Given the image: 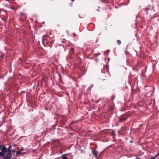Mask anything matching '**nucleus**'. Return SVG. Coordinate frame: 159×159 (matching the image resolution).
<instances>
[{
	"mask_svg": "<svg viewBox=\"0 0 159 159\" xmlns=\"http://www.w3.org/2000/svg\"><path fill=\"white\" fill-rule=\"evenodd\" d=\"M4 5L6 7H9L10 6V5H8V4H4Z\"/></svg>",
	"mask_w": 159,
	"mask_h": 159,
	"instance_id": "nucleus-11",
	"label": "nucleus"
},
{
	"mask_svg": "<svg viewBox=\"0 0 159 159\" xmlns=\"http://www.w3.org/2000/svg\"><path fill=\"white\" fill-rule=\"evenodd\" d=\"M74 48H71L70 49V53H72L74 51Z\"/></svg>",
	"mask_w": 159,
	"mask_h": 159,
	"instance_id": "nucleus-5",
	"label": "nucleus"
},
{
	"mask_svg": "<svg viewBox=\"0 0 159 159\" xmlns=\"http://www.w3.org/2000/svg\"><path fill=\"white\" fill-rule=\"evenodd\" d=\"M98 151H96L95 149H93L92 151V153L93 156L95 157L96 159H98Z\"/></svg>",
	"mask_w": 159,
	"mask_h": 159,
	"instance_id": "nucleus-4",
	"label": "nucleus"
},
{
	"mask_svg": "<svg viewBox=\"0 0 159 159\" xmlns=\"http://www.w3.org/2000/svg\"><path fill=\"white\" fill-rule=\"evenodd\" d=\"M129 113H126L122 115L119 117V121L120 122H122L124 120H125L129 116Z\"/></svg>",
	"mask_w": 159,
	"mask_h": 159,
	"instance_id": "nucleus-2",
	"label": "nucleus"
},
{
	"mask_svg": "<svg viewBox=\"0 0 159 159\" xmlns=\"http://www.w3.org/2000/svg\"><path fill=\"white\" fill-rule=\"evenodd\" d=\"M115 134V133L114 132H112V133H111V134L112 135H113Z\"/></svg>",
	"mask_w": 159,
	"mask_h": 159,
	"instance_id": "nucleus-14",
	"label": "nucleus"
},
{
	"mask_svg": "<svg viewBox=\"0 0 159 159\" xmlns=\"http://www.w3.org/2000/svg\"><path fill=\"white\" fill-rule=\"evenodd\" d=\"M55 159H57V158H55Z\"/></svg>",
	"mask_w": 159,
	"mask_h": 159,
	"instance_id": "nucleus-22",
	"label": "nucleus"
},
{
	"mask_svg": "<svg viewBox=\"0 0 159 159\" xmlns=\"http://www.w3.org/2000/svg\"><path fill=\"white\" fill-rule=\"evenodd\" d=\"M23 150V149H21L20 150V151L21 152V151H22Z\"/></svg>",
	"mask_w": 159,
	"mask_h": 159,
	"instance_id": "nucleus-15",
	"label": "nucleus"
},
{
	"mask_svg": "<svg viewBox=\"0 0 159 159\" xmlns=\"http://www.w3.org/2000/svg\"><path fill=\"white\" fill-rule=\"evenodd\" d=\"M114 98V97H112V98Z\"/></svg>",
	"mask_w": 159,
	"mask_h": 159,
	"instance_id": "nucleus-19",
	"label": "nucleus"
},
{
	"mask_svg": "<svg viewBox=\"0 0 159 159\" xmlns=\"http://www.w3.org/2000/svg\"><path fill=\"white\" fill-rule=\"evenodd\" d=\"M102 153V152H101L100 153V155H101V154Z\"/></svg>",
	"mask_w": 159,
	"mask_h": 159,
	"instance_id": "nucleus-17",
	"label": "nucleus"
},
{
	"mask_svg": "<svg viewBox=\"0 0 159 159\" xmlns=\"http://www.w3.org/2000/svg\"><path fill=\"white\" fill-rule=\"evenodd\" d=\"M117 43L118 44H119V45H120V44L121 43V41L120 40H117Z\"/></svg>",
	"mask_w": 159,
	"mask_h": 159,
	"instance_id": "nucleus-7",
	"label": "nucleus"
},
{
	"mask_svg": "<svg viewBox=\"0 0 159 159\" xmlns=\"http://www.w3.org/2000/svg\"><path fill=\"white\" fill-rule=\"evenodd\" d=\"M11 159H14L13 158H12Z\"/></svg>",
	"mask_w": 159,
	"mask_h": 159,
	"instance_id": "nucleus-21",
	"label": "nucleus"
},
{
	"mask_svg": "<svg viewBox=\"0 0 159 159\" xmlns=\"http://www.w3.org/2000/svg\"><path fill=\"white\" fill-rule=\"evenodd\" d=\"M158 156H159V152H158L157 153V154L155 156L156 158Z\"/></svg>",
	"mask_w": 159,
	"mask_h": 159,
	"instance_id": "nucleus-10",
	"label": "nucleus"
},
{
	"mask_svg": "<svg viewBox=\"0 0 159 159\" xmlns=\"http://www.w3.org/2000/svg\"><path fill=\"white\" fill-rule=\"evenodd\" d=\"M11 152H15L16 151V150H15L13 148L12 149H11Z\"/></svg>",
	"mask_w": 159,
	"mask_h": 159,
	"instance_id": "nucleus-8",
	"label": "nucleus"
},
{
	"mask_svg": "<svg viewBox=\"0 0 159 159\" xmlns=\"http://www.w3.org/2000/svg\"><path fill=\"white\" fill-rule=\"evenodd\" d=\"M10 8L11 9H12L13 10H14V8L13 7H10Z\"/></svg>",
	"mask_w": 159,
	"mask_h": 159,
	"instance_id": "nucleus-13",
	"label": "nucleus"
},
{
	"mask_svg": "<svg viewBox=\"0 0 159 159\" xmlns=\"http://www.w3.org/2000/svg\"><path fill=\"white\" fill-rule=\"evenodd\" d=\"M150 9L148 7L145 8L144 9V11L146 12L148 11Z\"/></svg>",
	"mask_w": 159,
	"mask_h": 159,
	"instance_id": "nucleus-6",
	"label": "nucleus"
},
{
	"mask_svg": "<svg viewBox=\"0 0 159 159\" xmlns=\"http://www.w3.org/2000/svg\"><path fill=\"white\" fill-rule=\"evenodd\" d=\"M12 146L9 145L8 148L7 149V153H6V156L4 158V159H10L11 158L12 155L11 151L12 148Z\"/></svg>",
	"mask_w": 159,
	"mask_h": 159,
	"instance_id": "nucleus-1",
	"label": "nucleus"
},
{
	"mask_svg": "<svg viewBox=\"0 0 159 159\" xmlns=\"http://www.w3.org/2000/svg\"><path fill=\"white\" fill-rule=\"evenodd\" d=\"M20 153H21V152L20 151H16V154H19Z\"/></svg>",
	"mask_w": 159,
	"mask_h": 159,
	"instance_id": "nucleus-9",
	"label": "nucleus"
},
{
	"mask_svg": "<svg viewBox=\"0 0 159 159\" xmlns=\"http://www.w3.org/2000/svg\"><path fill=\"white\" fill-rule=\"evenodd\" d=\"M48 39L47 37L45 36H43V37L42 42L44 46H46V45H47L49 42L48 41Z\"/></svg>",
	"mask_w": 159,
	"mask_h": 159,
	"instance_id": "nucleus-3",
	"label": "nucleus"
},
{
	"mask_svg": "<svg viewBox=\"0 0 159 159\" xmlns=\"http://www.w3.org/2000/svg\"><path fill=\"white\" fill-rule=\"evenodd\" d=\"M114 98V97H112V98Z\"/></svg>",
	"mask_w": 159,
	"mask_h": 159,
	"instance_id": "nucleus-20",
	"label": "nucleus"
},
{
	"mask_svg": "<svg viewBox=\"0 0 159 159\" xmlns=\"http://www.w3.org/2000/svg\"><path fill=\"white\" fill-rule=\"evenodd\" d=\"M155 158H156V157L154 156L153 157H152L151 158H150V159H154Z\"/></svg>",
	"mask_w": 159,
	"mask_h": 159,
	"instance_id": "nucleus-12",
	"label": "nucleus"
},
{
	"mask_svg": "<svg viewBox=\"0 0 159 159\" xmlns=\"http://www.w3.org/2000/svg\"><path fill=\"white\" fill-rule=\"evenodd\" d=\"M136 159H140V158H136Z\"/></svg>",
	"mask_w": 159,
	"mask_h": 159,
	"instance_id": "nucleus-18",
	"label": "nucleus"
},
{
	"mask_svg": "<svg viewBox=\"0 0 159 159\" xmlns=\"http://www.w3.org/2000/svg\"><path fill=\"white\" fill-rule=\"evenodd\" d=\"M72 2H74L75 0H71Z\"/></svg>",
	"mask_w": 159,
	"mask_h": 159,
	"instance_id": "nucleus-16",
	"label": "nucleus"
}]
</instances>
